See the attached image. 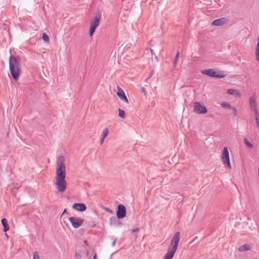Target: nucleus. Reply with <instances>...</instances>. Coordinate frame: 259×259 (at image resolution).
<instances>
[{"instance_id": "nucleus-20", "label": "nucleus", "mask_w": 259, "mask_h": 259, "mask_svg": "<svg viewBox=\"0 0 259 259\" xmlns=\"http://www.w3.org/2000/svg\"><path fill=\"white\" fill-rule=\"evenodd\" d=\"M244 143L249 148H251L253 147V145L246 138L244 139Z\"/></svg>"}, {"instance_id": "nucleus-8", "label": "nucleus", "mask_w": 259, "mask_h": 259, "mask_svg": "<svg viewBox=\"0 0 259 259\" xmlns=\"http://www.w3.org/2000/svg\"><path fill=\"white\" fill-rule=\"evenodd\" d=\"M69 221L71 223L72 227L77 229L82 225L84 222V219L81 218L71 217L69 218Z\"/></svg>"}, {"instance_id": "nucleus-13", "label": "nucleus", "mask_w": 259, "mask_h": 259, "mask_svg": "<svg viewBox=\"0 0 259 259\" xmlns=\"http://www.w3.org/2000/svg\"><path fill=\"white\" fill-rule=\"evenodd\" d=\"M226 23H227L226 19L224 17H223V18H221L220 19L214 20L212 22V25H215V26H223Z\"/></svg>"}, {"instance_id": "nucleus-16", "label": "nucleus", "mask_w": 259, "mask_h": 259, "mask_svg": "<svg viewBox=\"0 0 259 259\" xmlns=\"http://www.w3.org/2000/svg\"><path fill=\"white\" fill-rule=\"evenodd\" d=\"M2 224L4 227V231L7 232L9 230V226L8 224L7 220L5 218L2 219Z\"/></svg>"}, {"instance_id": "nucleus-34", "label": "nucleus", "mask_w": 259, "mask_h": 259, "mask_svg": "<svg viewBox=\"0 0 259 259\" xmlns=\"http://www.w3.org/2000/svg\"><path fill=\"white\" fill-rule=\"evenodd\" d=\"M67 213V210H66V209H65L64 210V211H63V212H62V214H61V216H62V215H63L64 214H65V213Z\"/></svg>"}, {"instance_id": "nucleus-36", "label": "nucleus", "mask_w": 259, "mask_h": 259, "mask_svg": "<svg viewBox=\"0 0 259 259\" xmlns=\"http://www.w3.org/2000/svg\"><path fill=\"white\" fill-rule=\"evenodd\" d=\"M96 256H97V255H96V254H95L94 256L93 259H96Z\"/></svg>"}, {"instance_id": "nucleus-21", "label": "nucleus", "mask_w": 259, "mask_h": 259, "mask_svg": "<svg viewBox=\"0 0 259 259\" xmlns=\"http://www.w3.org/2000/svg\"><path fill=\"white\" fill-rule=\"evenodd\" d=\"M108 133V129L107 128H105L102 132V137L103 138V139H105L107 136Z\"/></svg>"}, {"instance_id": "nucleus-5", "label": "nucleus", "mask_w": 259, "mask_h": 259, "mask_svg": "<svg viewBox=\"0 0 259 259\" xmlns=\"http://www.w3.org/2000/svg\"><path fill=\"white\" fill-rule=\"evenodd\" d=\"M222 157L223 164L226 165L229 169H231L232 167L230 160L229 150L227 147L224 148Z\"/></svg>"}, {"instance_id": "nucleus-26", "label": "nucleus", "mask_w": 259, "mask_h": 259, "mask_svg": "<svg viewBox=\"0 0 259 259\" xmlns=\"http://www.w3.org/2000/svg\"><path fill=\"white\" fill-rule=\"evenodd\" d=\"M33 259H39V255L37 251H35L34 252Z\"/></svg>"}, {"instance_id": "nucleus-9", "label": "nucleus", "mask_w": 259, "mask_h": 259, "mask_svg": "<svg viewBox=\"0 0 259 259\" xmlns=\"http://www.w3.org/2000/svg\"><path fill=\"white\" fill-rule=\"evenodd\" d=\"M126 215V209L125 206L122 204H119L117 206L116 211L117 218L118 219L123 218Z\"/></svg>"}, {"instance_id": "nucleus-12", "label": "nucleus", "mask_w": 259, "mask_h": 259, "mask_svg": "<svg viewBox=\"0 0 259 259\" xmlns=\"http://www.w3.org/2000/svg\"><path fill=\"white\" fill-rule=\"evenodd\" d=\"M72 208L80 212L84 211L87 209V207L84 204L77 203H74L72 206Z\"/></svg>"}, {"instance_id": "nucleus-29", "label": "nucleus", "mask_w": 259, "mask_h": 259, "mask_svg": "<svg viewBox=\"0 0 259 259\" xmlns=\"http://www.w3.org/2000/svg\"><path fill=\"white\" fill-rule=\"evenodd\" d=\"M105 210H106V211H107V212H109V213H111V214L113 213V211L111 209H110V208H105Z\"/></svg>"}, {"instance_id": "nucleus-17", "label": "nucleus", "mask_w": 259, "mask_h": 259, "mask_svg": "<svg viewBox=\"0 0 259 259\" xmlns=\"http://www.w3.org/2000/svg\"><path fill=\"white\" fill-rule=\"evenodd\" d=\"M251 249V247L249 244H244L240 246L238 248V250L240 252H243L244 251L249 250Z\"/></svg>"}, {"instance_id": "nucleus-27", "label": "nucleus", "mask_w": 259, "mask_h": 259, "mask_svg": "<svg viewBox=\"0 0 259 259\" xmlns=\"http://www.w3.org/2000/svg\"><path fill=\"white\" fill-rule=\"evenodd\" d=\"M231 109H232L233 114H234V115L236 116L237 114V111L236 108L234 107H232L231 108Z\"/></svg>"}, {"instance_id": "nucleus-23", "label": "nucleus", "mask_w": 259, "mask_h": 259, "mask_svg": "<svg viewBox=\"0 0 259 259\" xmlns=\"http://www.w3.org/2000/svg\"><path fill=\"white\" fill-rule=\"evenodd\" d=\"M221 105H222V107H226V108H227L229 109H230L232 107L230 104H229L227 103H226V102L222 103Z\"/></svg>"}, {"instance_id": "nucleus-24", "label": "nucleus", "mask_w": 259, "mask_h": 259, "mask_svg": "<svg viewBox=\"0 0 259 259\" xmlns=\"http://www.w3.org/2000/svg\"><path fill=\"white\" fill-rule=\"evenodd\" d=\"M179 55H180V53L178 52L177 53V55H176V58H175V60L174 62V67H176V65H177V61H178V59H179Z\"/></svg>"}, {"instance_id": "nucleus-35", "label": "nucleus", "mask_w": 259, "mask_h": 259, "mask_svg": "<svg viewBox=\"0 0 259 259\" xmlns=\"http://www.w3.org/2000/svg\"><path fill=\"white\" fill-rule=\"evenodd\" d=\"M142 91L145 94H146V90L144 88H142L141 89Z\"/></svg>"}, {"instance_id": "nucleus-14", "label": "nucleus", "mask_w": 259, "mask_h": 259, "mask_svg": "<svg viewBox=\"0 0 259 259\" xmlns=\"http://www.w3.org/2000/svg\"><path fill=\"white\" fill-rule=\"evenodd\" d=\"M109 224L111 226H120L121 223L115 217H112L109 219Z\"/></svg>"}, {"instance_id": "nucleus-37", "label": "nucleus", "mask_w": 259, "mask_h": 259, "mask_svg": "<svg viewBox=\"0 0 259 259\" xmlns=\"http://www.w3.org/2000/svg\"><path fill=\"white\" fill-rule=\"evenodd\" d=\"M150 52H151V54L153 55V51L152 49H150Z\"/></svg>"}, {"instance_id": "nucleus-1", "label": "nucleus", "mask_w": 259, "mask_h": 259, "mask_svg": "<svg viewBox=\"0 0 259 259\" xmlns=\"http://www.w3.org/2000/svg\"><path fill=\"white\" fill-rule=\"evenodd\" d=\"M56 171V185L58 191L63 192L66 188L67 183L66 178V167L65 158L63 156H59L57 158Z\"/></svg>"}, {"instance_id": "nucleus-30", "label": "nucleus", "mask_w": 259, "mask_h": 259, "mask_svg": "<svg viewBox=\"0 0 259 259\" xmlns=\"http://www.w3.org/2000/svg\"><path fill=\"white\" fill-rule=\"evenodd\" d=\"M139 230L138 228L134 229L132 230V232L133 233H137V232H138L139 231Z\"/></svg>"}, {"instance_id": "nucleus-3", "label": "nucleus", "mask_w": 259, "mask_h": 259, "mask_svg": "<svg viewBox=\"0 0 259 259\" xmlns=\"http://www.w3.org/2000/svg\"><path fill=\"white\" fill-rule=\"evenodd\" d=\"M181 233L177 232L173 236L169 246L168 247L167 251L166 253L164 259H172L177 251L180 239Z\"/></svg>"}, {"instance_id": "nucleus-18", "label": "nucleus", "mask_w": 259, "mask_h": 259, "mask_svg": "<svg viewBox=\"0 0 259 259\" xmlns=\"http://www.w3.org/2000/svg\"><path fill=\"white\" fill-rule=\"evenodd\" d=\"M255 55L256 60L259 61V37L257 38V44L256 48Z\"/></svg>"}, {"instance_id": "nucleus-10", "label": "nucleus", "mask_w": 259, "mask_h": 259, "mask_svg": "<svg viewBox=\"0 0 259 259\" xmlns=\"http://www.w3.org/2000/svg\"><path fill=\"white\" fill-rule=\"evenodd\" d=\"M256 97L255 95L251 96L249 98V105L251 110L254 112V114H256L258 112L256 107Z\"/></svg>"}, {"instance_id": "nucleus-11", "label": "nucleus", "mask_w": 259, "mask_h": 259, "mask_svg": "<svg viewBox=\"0 0 259 259\" xmlns=\"http://www.w3.org/2000/svg\"><path fill=\"white\" fill-rule=\"evenodd\" d=\"M118 92L117 95L121 100L128 103V99L126 98L124 91L119 87H117Z\"/></svg>"}, {"instance_id": "nucleus-6", "label": "nucleus", "mask_w": 259, "mask_h": 259, "mask_svg": "<svg viewBox=\"0 0 259 259\" xmlns=\"http://www.w3.org/2000/svg\"><path fill=\"white\" fill-rule=\"evenodd\" d=\"M101 16L96 15L90 22V35L92 36L97 26H99Z\"/></svg>"}, {"instance_id": "nucleus-19", "label": "nucleus", "mask_w": 259, "mask_h": 259, "mask_svg": "<svg viewBox=\"0 0 259 259\" xmlns=\"http://www.w3.org/2000/svg\"><path fill=\"white\" fill-rule=\"evenodd\" d=\"M118 116L122 118H124L125 116L124 111L121 109H118Z\"/></svg>"}, {"instance_id": "nucleus-22", "label": "nucleus", "mask_w": 259, "mask_h": 259, "mask_svg": "<svg viewBox=\"0 0 259 259\" xmlns=\"http://www.w3.org/2000/svg\"><path fill=\"white\" fill-rule=\"evenodd\" d=\"M42 38L45 42L49 41V37L46 33H43Z\"/></svg>"}, {"instance_id": "nucleus-33", "label": "nucleus", "mask_w": 259, "mask_h": 259, "mask_svg": "<svg viewBox=\"0 0 259 259\" xmlns=\"http://www.w3.org/2000/svg\"><path fill=\"white\" fill-rule=\"evenodd\" d=\"M104 139H103V138H101V140H100V144L102 145L103 144V143H104Z\"/></svg>"}, {"instance_id": "nucleus-4", "label": "nucleus", "mask_w": 259, "mask_h": 259, "mask_svg": "<svg viewBox=\"0 0 259 259\" xmlns=\"http://www.w3.org/2000/svg\"><path fill=\"white\" fill-rule=\"evenodd\" d=\"M203 74L207 75L212 77H216L221 78L224 77L225 75L223 74L222 71L217 72L214 69H205L201 71Z\"/></svg>"}, {"instance_id": "nucleus-32", "label": "nucleus", "mask_w": 259, "mask_h": 259, "mask_svg": "<svg viewBox=\"0 0 259 259\" xmlns=\"http://www.w3.org/2000/svg\"><path fill=\"white\" fill-rule=\"evenodd\" d=\"M116 240H117V238H115L114 241L112 242V246H114L115 245L116 242Z\"/></svg>"}, {"instance_id": "nucleus-2", "label": "nucleus", "mask_w": 259, "mask_h": 259, "mask_svg": "<svg viewBox=\"0 0 259 259\" xmlns=\"http://www.w3.org/2000/svg\"><path fill=\"white\" fill-rule=\"evenodd\" d=\"M9 69L12 77L17 79L21 72L20 60L19 57L11 55L9 60Z\"/></svg>"}, {"instance_id": "nucleus-7", "label": "nucleus", "mask_w": 259, "mask_h": 259, "mask_svg": "<svg viewBox=\"0 0 259 259\" xmlns=\"http://www.w3.org/2000/svg\"><path fill=\"white\" fill-rule=\"evenodd\" d=\"M194 112L197 114H205L207 112V109L200 102H195L194 103Z\"/></svg>"}, {"instance_id": "nucleus-25", "label": "nucleus", "mask_w": 259, "mask_h": 259, "mask_svg": "<svg viewBox=\"0 0 259 259\" xmlns=\"http://www.w3.org/2000/svg\"><path fill=\"white\" fill-rule=\"evenodd\" d=\"M255 120H256V126H259V121H258L259 114H258V113H257L256 114H255Z\"/></svg>"}, {"instance_id": "nucleus-38", "label": "nucleus", "mask_w": 259, "mask_h": 259, "mask_svg": "<svg viewBox=\"0 0 259 259\" xmlns=\"http://www.w3.org/2000/svg\"><path fill=\"white\" fill-rule=\"evenodd\" d=\"M84 243L86 244L87 243V241L85 240Z\"/></svg>"}, {"instance_id": "nucleus-15", "label": "nucleus", "mask_w": 259, "mask_h": 259, "mask_svg": "<svg viewBox=\"0 0 259 259\" xmlns=\"http://www.w3.org/2000/svg\"><path fill=\"white\" fill-rule=\"evenodd\" d=\"M227 93L229 95H233L236 97L240 96V92L238 90L235 89H231L228 90Z\"/></svg>"}, {"instance_id": "nucleus-31", "label": "nucleus", "mask_w": 259, "mask_h": 259, "mask_svg": "<svg viewBox=\"0 0 259 259\" xmlns=\"http://www.w3.org/2000/svg\"><path fill=\"white\" fill-rule=\"evenodd\" d=\"M152 73H153L152 72H151V73H150L149 76L147 78H146V79H145V81H147V80H148V79H149V78L152 76Z\"/></svg>"}, {"instance_id": "nucleus-28", "label": "nucleus", "mask_w": 259, "mask_h": 259, "mask_svg": "<svg viewBox=\"0 0 259 259\" xmlns=\"http://www.w3.org/2000/svg\"><path fill=\"white\" fill-rule=\"evenodd\" d=\"M76 259H81V255L79 253H75Z\"/></svg>"}]
</instances>
